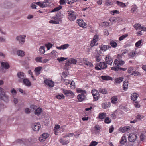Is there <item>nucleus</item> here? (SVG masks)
Masks as SVG:
<instances>
[{
  "label": "nucleus",
  "mask_w": 146,
  "mask_h": 146,
  "mask_svg": "<svg viewBox=\"0 0 146 146\" xmlns=\"http://www.w3.org/2000/svg\"><path fill=\"white\" fill-rule=\"evenodd\" d=\"M9 98V96L5 93L4 90L0 87V99L6 102H8Z\"/></svg>",
  "instance_id": "1"
},
{
  "label": "nucleus",
  "mask_w": 146,
  "mask_h": 146,
  "mask_svg": "<svg viewBox=\"0 0 146 146\" xmlns=\"http://www.w3.org/2000/svg\"><path fill=\"white\" fill-rule=\"evenodd\" d=\"M17 76L18 78V81L20 83H22V81L26 77L25 74L23 72L20 71L17 72Z\"/></svg>",
  "instance_id": "2"
},
{
  "label": "nucleus",
  "mask_w": 146,
  "mask_h": 146,
  "mask_svg": "<svg viewBox=\"0 0 146 146\" xmlns=\"http://www.w3.org/2000/svg\"><path fill=\"white\" fill-rule=\"evenodd\" d=\"M137 137L136 134L133 133H130L128 137V139L131 142H133L137 139Z\"/></svg>",
  "instance_id": "3"
},
{
  "label": "nucleus",
  "mask_w": 146,
  "mask_h": 146,
  "mask_svg": "<svg viewBox=\"0 0 146 146\" xmlns=\"http://www.w3.org/2000/svg\"><path fill=\"white\" fill-rule=\"evenodd\" d=\"M92 93L93 96L94 100H97L99 97V94L98 91L96 90L95 89H93L92 90Z\"/></svg>",
  "instance_id": "4"
},
{
  "label": "nucleus",
  "mask_w": 146,
  "mask_h": 146,
  "mask_svg": "<svg viewBox=\"0 0 146 146\" xmlns=\"http://www.w3.org/2000/svg\"><path fill=\"white\" fill-rule=\"evenodd\" d=\"M25 35H22L17 36L16 37V40L17 41H19V44H23L25 42Z\"/></svg>",
  "instance_id": "5"
},
{
  "label": "nucleus",
  "mask_w": 146,
  "mask_h": 146,
  "mask_svg": "<svg viewBox=\"0 0 146 146\" xmlns=\"http://www.w3.org/2000/svg\"><path fill=\"white\" fill-rule=\"evenodd\" d=\"M41 125L39 123H33L32 125V127L33 130L36 131H38Z\"/></svg>",
  "instance_id": "6"
},
{
  "label": "nucleus",
  "mask_w": 146,
  "mask_h": 146,
  "mask_svg": "<svg viewBox=\"0 0 146 146\" xmlns=\"http://www.w3.org/2000/svg\"><path fill=\"white\" fill-rule=\"evenodd\" d=\"M76 23H78L79 26L83 28H86L87 24L84 22L82 19H79L77 20Z\"/></svg>",
  "instance_id": "7"
},
{
  "label": "nucleus",
  "mask_w": 146,
  "mask_h": 146,
  "mask_svg": "<svg viewBox=\"0 0 146 146\" xmlns=\"http://www.w3.org/2000/svg\"><path fill=\"white\" fill-rule=\"evenodd\" d=\"M105 60L107 64L110 65H112L113 61L112 58L109 55L106 56Z\"/></svg>",
  "instance_id": "8"
},
{
  "label": "nucleus",
  "mask_w": 146,
  "mask_h": 146,
  "mask_svg": "<svg viewBox=\"0 0 146 146\" xmlns=\"http://www.w3.org/2000/svg\"><path fill=\"white\" fill-rule=\"evenodd\" d=\"M85 94H80L77 96V99L79 102H81L85 100L86 96Z\"/></svg>",
  "instance_id": "9"
},
{
  "label": "nucleus",
  "mask_w": 146,
  "mask_h": 146,
  "mask_svg": "<svg viewBox=\"0 0 146 146\" xmlns=\"http://www.w3.org/2000/svg\"><path fill=\"white\" fill-rule=\"evenodd\" d=\"M73 63V58L69 59L65 63V65L64 66L65 68L68 70L69 68V66Z\"/></svg>",
  "instance_id": "10"
},
{
  "label": "nucleus",
  "mask_w": 146,
  "mask_h": 146,
  "mask_svg": "<svg viewBox=\"0 0 146 146\" xmlns=\"http://www.w3.org/2000/svg\"><path fill=\"white\" fill-rule=\"evenodd\" d=\"M49 134L48 133H44L42 135V137L39 138V140L41 142L44 141L48 137Z\"/></svg>",
  "instance_id": "11"
},
{
  "label": "nucleus",
  "mask_w": 146,
  "mask_h": 146,
  "mask_svg": "<svg viewBox=\"0 0 146 146\" xmlns=\"http://www.w3.org/2000/svg\"><path fill=\"white\" fill-rule=\"evenodd\" d=\"M44 83L46 85H48L50 87H52L54 85V82L50 80H44Z\"/></svg>",
  "instance_id": "12"
},
{
  "label": "nucleus",
  "mask_w": 146,
  "mask_h": 146,
  "mask_svg": "<svg viewBox=\"0 0 146 146\" xmlns=\"http://www.w3.org/2000/svg\"><path fill=\"white\" fill-rule=\"evenodd\" d=\"M1 67L5 69H8L9 68L10 66L9 63L7 62H1Z\"/></svg>",
  "instance_id": "13"
},
{
  "label": "nucleus",
  "mask_w": 146,
  "mask_h": 146,
  "mask_svg": "<svg viewBox=\"0 0 146 146\" xmlns=\"http://www.w3.org/2000/svg\"><path fill=\"white\" fill-rule=\"evenodd\" d=\"M68 18L71 21H73V11L68 10L67 11Z\"/></svg>",
  "instance_id": "14"
},
{
  "label": "nucleus",
  "mask_w": 146,
  "mask_h": 146,
  "mask_svg": "<svg viewBox=\"0 0 146 146\" xmlns=\"http://www.w3.org/2000/svg\"><path fill=\"white\" fill-rule=\"evenodd\" d=\"M111 103L108 102H106L102 103V108L104 109H106L110 107Z\"/></svg>",
  "instance_id": "15"
},
{
  "label": "nucleus",
  "mask_w": 146,
  "mask_h": 146,
  "mask_svg": "<svg viewBox=\"0 0 146 146\" xmlns=\"http://www.w3.org/2000/svg\"><path fill=\"white\" fill-rule=\"evenodd\" d=\"M22 82L25 86H29L31 85V82L27 78H25L22 81Z\"/></svg>",
  "instance_id": "16"
},
{
  "label": "nucleus",
  "mask_w": 146,
  "mask_h": 146,
  "mask_svg": "<svg viewBox=\"0 0 146 146\" xmlns=\"http://www.w3.org/2000/svg\"><path fill=\"white\" fill-rule=\"evenodd\" d=\"M111 48V47L109 45H105L103 44L101 45L100 46V50L104 51L106 50Z\"/></svg>",
  "instance_id": "17"
},
{
  "label": "nucleus",
  "mask_w": 146,
  "mask_h": 146,
  "mask_svg": "<svg viewBox=\"0 0 146 146\" xmlns=\"http://www.w3.org/2000/svg\"><path fill=\"white\" fill-rule=\"evenodd\" d=\"M130 127L129 126H126L119 129L120 131L122 133H124L126 131L130 130Z\"/></svg>",
  "instance_id": "18"
},
{
  "label": "nucleus",
  "mask_w": 146,
  "mask_h": 146,
  "mask_svg": "<svg viewBox=\"0 0 146 146\" xmlns=\"http://www.w3.org/2000/svg\"><path fill=\"white\" fill-rule=\"evenodd\" d=\"M106 62H101L100 63L99 66L101 69H104L107 67V65Z\"/></svg>",
  "instance_id": "19"
},
{
  "label": "nucleus",
  "mask_w": 146,
  "mask_h": 146,
  "mask_svg": "<svg viewBox=\"0 0 146 146\" xmlns=\"http://www.w3.org/2000/svg\"><path fill=\"white\" fill-rule=\"evenodd\" d=\"M123 77H120L115 80V84H119L123 80Z\"/></svg>",
  "instance_id": "20"
},
{
  "label": "nucleus",
  "mask_w": 146,
  "mask_h": 146,
  "mask_svg": "<svg viewBox=\"0 0 146 146\" xmlns=\"http://www.w3.org/2000/svg\"><path fill=\"white\" fill-rule=\"evenodd\" d=\"M63 92L65 95L69 96L72 95L73 94V92L71 90H64Z\"/></svg>",
  "instance_id": "21"
},
{
  "label": "nucleus",
  "mask_w": 146,
  "mask_h": 146,
  "mask_svg": "<svg viewBox=\"0 0 146 146\" xmlns=\"http://www.w3.org/2000/svg\"><path fill=\"white\" fill-rule=\"evenodd\" d=\"M101 78L103 80H112V78L108 76H101Z\"/></svg>",
  "instance_id": "22"
},
{
  "label": "nucleus",
  "mask_w": 146,
  "mask_h": 146,
  "mask_svg": "<svg viewBox=\"0 0 146 146\" xmlns=\"http://www.w3.org/2000/svg\"><path fill=\"white\" fill-rule=\"evenodd\" d=\"M138 94L136 93H133L131 95V98L133 101L135 100L138 97Z\"/></svg>",
  "instance_id": "23"
},
{
  "label": "nucleus",
  "mask_w": 146,
  "mask_h": 146,
  "mask_svg": "<svg viewBox=\"0 0 146 146\" xmlns=\"http://www.w3.org/2000/svg\"><path fill=\"white\" fill-rule=\"evenodd\" d=\"M117 97L116 96H114L111 98V102L112 103L116 104L118 102Z\"/></svg>",
  "instance_id": "24"
},
{
  "label": "nucleus",
  "mask_w": 146,
  "mask_h": 146,
  "mask_svg": "<svg viewBox=\"0 0 146 146\" xmlns=\"http://www.w3.org/2000/svg\"><path fill=\"white\" fill-rule=\"evenodd\" d=\"M137 54V53L136 51H133L130 52L128 54V56L130 58H133L135 57Z\"/></svg>",
  "instance_id": "25"
},
{
  "label": "nucleus",
  "mask_w": 146,
  "mask_h": 146,
  "mask_svg": "<svg viewBox=\"0 0 146 146\" xmlns=\"http://www.w3.org/2000/svg\"><path fill=\"white\" fill-rule=\"evenodd\" d=\"M17 54L18 56H20L21 57H23L25 55L24 52L21 50H18L17 51Z\"/></svg>",
  "instance_id": "26"
},
{
  "label": "nucleus",
  "mask_w": 146,
  "mask_h": 146,
  "mask_svg": "<svg viewBox=\"0 0 146 146\" xmlns=\"http://www.w3.org/2000/svg\"><path fill=\"white\" fill-rule=\"evenodd\" d=\"M128 82L127 81H124L123 84V90L125 91L127 90L128 88Z\"/></svg>",
  "instance_id": "27"
},
{
  "label": "nucleus",
  "mask_w": 146,
  "mask_h": 146,
  "mask_svg": "<svg viewBox=\"0 0 146 146\" xmlns=\"http://www.w3.org/2000/svg\"><path fill=\"white\" fill-rule=\"evenodd\" d=\"M76 92L78 93H81V94H86V91L84 90H82L80 88H78L76 89Z\"/></svg>",
  "instance_id": "28"
},
{
  "label": "nucleus",
  "mask_w": 146,
  "mask_h": 146,
  "mask_svg": "<svg viewBox=\"0 0 146 146\" xmlns=\"http://www.w3.org/2000/svg\"><path fill=\"white\" fill-rule=\"evenodd\" d=\"M42 68V67H38L35 68V70L36 71V74L38 75L40 74V72Z\"/></svg>",
  "instance_id": "29"
},
{
  "label": "nucleus",
  "mask_w": 146,
  "mask_h": 146,
  "mask_svg": "<svg viewBox=\"0 0 146 146\" xmlns=\"http://www.w3.org/2000/svg\"><path fill=\"white\" fill-rule=\"evenodd\" d=\"M106 116V113L103 112L99 114V118L100 119H103Z\"/></svg>",
  "instance_id": "30"
},
{
  "label": "nucleus",
  "mask_w": 146,
  "mask_h": 146,
  "mask_svg": "<svg viewBox=\"0 0 146 146\" xmlns=\"http://www.w3.org/2000/svg\"><path fill=\"white\" fill-rule=\"evenodd\" d=\"M84 62L85 64L89 66L90 67H92L93 66V64L91 62H89L86 59H84Z\"/></svg>",
  "instance_id": "31"
},
{
  "label": "nucleus",
  "mask_w": 146,
  "mask_h": 146,
  "mask_svg": "<svg viewBox=\"0 0 146 146\" xmlns=\"http://www.w3.org/2000/svg\"><path fill=\"white\" fill-rule=\"evenodd\" d=\"M126 142V138L125 136H123L120 141V143L121 144H124Z\"/></svg>",
  "instance_id": "32"
},
{
  "label": "nucleus",
  "mask_w": 146,
  "mask_h": 146,
  "mask_svg": "<svg viewBox=\"0 0 146 146\" xmlns=\"http://www.w3.org/2000/svg\"><path fill=\"white\" fill-rule=\"evenodd\" d=\"M59 141L63 145L67 144L69 142V141L68 140L65 141L62 138L60 139Z\"/></svg>",
  "instance_id": "33"
},
{
  "label": "nucleus",
  "mask_w": 146,
  "mask_h": 146,
  "mask_svg": "<svg viewBox=\"0 0 146 146\" xmlns=\"http://www.w3.org/2000/svg\"><path fill=\"white\" fill-rule=\"evenodd\" d=\"M36 3L37 5L42 8H44L46 7L45 4L44 3V1L43 2V3H41L40 2H38Z\"/></svg>",
  "instance_id": "34"
},
{
  "label": "nucleus",
  "mask_w": 146,
  "mask_h": 146,
  "mask_svg": "<svg viewBox=\"0 0 146 146\" xmlns=\"http://www.w3.org/2000/svg\"><path fill=\"white\" fill-rule=\"evenodd\" d=\"M141 24L139 23H137L135 24L134 26L133 27L135 28V29L137 30V29H141Z\"/></svg>",
  "instance_id": "35"
},
{
  "label": "nucleus",
  "mask_w": 146,
  "mask_h": 146,
  "mask_svg": "<svg viewBox=\"0 0 146 146\" xmlns=\"http://www.w3.org/2000/svg\"><path fill=\"white\" fill-rule=\"evenodd\" d=\"M116 3L118 5L123 7H125L126 6L125 3L119 1H117L116 2Z\"/></svg>",
  "instance_id": "36"
},
{
  "label": "nucleus",
  "mask_w": 146,
  "mask_h": 146,
  "mask_svg": "<svg viewBox=\"0 0 146 146\" xmlns=\"http://www.w3.org/2000/svg\"><path fill=\"white\" fill-rule=\"evenodd\" d=\"M62 8V7L61 6H59L58 7L54 8V9H52L51 11V12H53L58 11Z\"/></svg>",
  "instance_id": "37"
},
{
  "label": "nucleus",
  "mask_w": 146,
  "mask_h": 146,
  "mask_svg": "<svg viewBox=\"0 0 146 146\" xmlns=\"http://www.w3.org/2000/svg\"><path fill=\"white\" fill-rule=\"evenodd\" d=\"M99 92L100 93L103 94H105L107 93V91L105 89L100 88L99 90Z\"/></svg>",
  "instance_id": "38"
},
{
  "label": "nucleus",
  "mask_w": 146,
  "mask_h": 146,
  "mask_svg": "<svg viewBox=\"0 0 146 146\" xmlns=\"http://www.w3.org/2000/svg\"><path fill=\"white\" fill-rule=\"evenodd\" d=\"M44 48H45L44 46H41L40 48L39 51L41 54H43L45 52Z\"/></svg>",
  "instance_id": "39"
},
{
  "label": "nucleus",
  "mask_w": 146,
  "mask_h": 146,
  "mask_svg": "<svg viewBox=\"0 0 146 146\" xmlns=\"http://www.w3.org/2000/svg\"><path fill=\"white\" fill-rule=\"evenodd\" d=\"M128 36V35L127 34H124L120 37L119 38V40L120 41H121L123 40L125 38L127 37Z\"/></svg>",
  "instance_id": "40"
},
{
  "label": "nucleus",
  "mask_w": 146,
  "mask_h": 146,
  "mask_svg": "<svg viewBox=\"0 0 146 146\" xmlns=\"http://www.w3.org/2000/svg\"><path fill=\"white\" fill-rule=\"evenodd\" d=\"M131 75H134V76H140L141 73L138 71H133L131 74Z\"/></svg>",
  "instance_id": "41"
},
{
  "label": "nucleus",
  "mask_w": 146,
  "mask_h": 146,
  "mask_svg": "<svg viewBox=\"0 0 146 146\" xmlns=\"http://www.w3.org/2000/svg\"><path fill=\"white\" fill-rule=\"evenodd\" d=\"M110 44L112 47L114 48H115L116 47L117 45V44L113 40L111 41L110 42Z\"/></svg>",
  "instance_id": "42"
},
{
  "label": "nucleus",
  "mask_w": 146,
  "mask_h": 146,
  "mask_svg": "<svg viewBox=\"0 0 146 146\" xmlns=\"http://www.w3.org/2000/svg\"><path fill=\"white\" fill-rule=\"evenodd\" d=\"M56 97L58 99H61L62 98L64 99L65 96L63 94H59L56 96Z\"/></svg>",
  "instance_id": "43"
},
{
  "label": "nucleus",
  "mask_w": 146,
  "mask_h": 146,
  "mask_svg": "<svg viewBox=\"0 0 146 146\" xmlns=\"http://www.w3.org/2000/svg\"><path fill=\"white\" fill-rule=\"evenodd\" d=\"M67 58H64V57H60L58 58H57V60H58L59 62L64 61L65 60L67 59Z\"/></svg>",
  "instance_id": "44"
},
{
  "label": "nucleus",
  "mask_w": 146,
  "mask_h": 146,
  "mask_svg": "<svg viewBox=\"0 0 146 146\" xmlns=\"http://www.w3.org/2000/svg\"><path fill=\"white\" fill-rule=\"evenodd\" d=\"M104 122L106 123H109L111 122V120L108 117H107L105 119Z\"/></svg>",
  "instance_id": "45"
},
{
  "label": "nucleus",
  "mask_w": 146,
  "mask_h": 146,
  "mask_svg": "<svg viewBox=\"0 0 146 146\" xmlns=\"http://www.w3.org/2000/svg\"><path fill=\"white\" fill-rule=\"evenodd\" d=\"M44 3L45 4L46 6H49L51 5V3L49 2L48 0H45L44 1Z\"/></svg>",
  "instance_id": "46"
},
{
  "label": "nucleus",
  "mask_w": 146,
  "mask_h": 146,
  "mask_svg": "<svg viewBox=\"0 0 146 146\" xmlns=\"http://www.w3.org/2000/svg\"><path fill=\"white\" fill-rule=\"evenodd\" d=\"M41 109H40L38 108H37L35 111V114L36 115H39L41 113Z\"/></svg>",
  "instance_id": "47"
},
{
  "label": "nucleus",
  "mask_w": 146,
  "mask_h": 146,
  "mask_svg": "<svg viewBox=\"0 0 146 146\" xmlns=\"http://www.w3.org/2000/svg\"><path fill=\"white\" fill-rule=\"evenodd\" d=\"M105 4L108 6L112 5L111 2L110 0H106Z\"/></svg>",
  "instance_id": "48"
},
{
  "label": "nucleus",
  "mask_w": 146,
  "mask_h": 146,
  "mask_svg": "<svg viewBox=\"0 0 146 146\" xmlns=\"http://www.w3.org/2000/svg\"><path fill=\"white\" fill-rule=\"evenodd\" d=\"M142 43V40H139V41L136 42L135 44V46L138 47L140 46Z\"/></svg>",
  "instance_id": "49"
},
{
  "label": "nucleus",
  "mask_w": 146,
  "mask_h": 146,
  "mask_svg": "<svg viewBox=\"0 0 146 146\" xmlns=\"http://www.w3.org/2000/svg\"><path fill=\"white\" fill-rule=\"evenodd\" d=\"M60 128V125H55V127L54 128V132L58 131V130Z\"/></svg>",
  "instance_id": "50"
},
{
  "label": "nucleus",
  "mask_w": 146,
  "mask_h": 146,
  "mask_svg": "<svg viewBox=\"0 0 146 146\" xmlns=\"http://www.w3.org/2000/svg\"><path fill=\"white\" fill-rule=\"evenodd\" d=\"M98 143V142L92 141L91 143L89 146H95L97 145Z\"/></svg>",
  "instance_id": "51"
},
{
  "label": "nucleus",
  "mask_w": 146,
  "mask_h": 146,
  "mask_svg": "<svg viewBox=\"0 0 146 146\" xmlns=\"http://www.w3.org/2000/svg\"><path fill=\"white\" fill-rule=\"evenodd\" d=\"M73 134L72 133H68L63 136L64 138L67 137H71L72 136Z\"/></svg>",
  "instance_id": "52"
},
{
  "label": "nucleus",
  "mask_w": 146,
  "mask_h": 146,
  "mask_svg": "<svg viewBox=\"0 0 146 146\" xmlns=\"http://www.w3.org/2000/svg\"><path fill=\"white\" fill-rule=\"evenodd\" d=\"M42 57H36L35 58V61L36 62H42Z\"/></svg>",
  "instance_id": "53"
},
{
  "label": "nucleus",
  "mask_w": 146,
  "mask_h": 146,
  "mask_svg": "<svg viewBox=\"0 0 146 146\" xmlns=\"http://www.w3.org/2000/svg\"><path fill=\"white\" fill-rule=\"evenodd\" d=\"M119 11L117 10H114L113 11H111L110 12V13H111L113 15H114L115 13H119Z\"/></svg>",
  "instance_id": "54"
},
{
  "label": "nucleus",
  "mask_w": 146,
  "mask_h": 146,
  "mask_svg": "<svg viewBox=\"0 0 146 146\" xmlns=\"http://www.w3.org/2000/svg\"><path fill=\"white\" fill-rule=\"evenodd\" d=\"M61 46L62 49L64 50L68 48L69 46V45L67 44H65L64 45H62Z\"/></svg>",
  "instance_id": "55"
},
{
  "label": "nucleus",
  "mask_w": 146,
  "mask_h": 146,
  "mask_svg": "<svg viewBox=\"0 0 146 146\" xmlns=\"http://www.w3.org/2000/svg\"><path fill=\"white\" fill-rule=\"evenodd\" d=\"M133 67H129L128 70H127V72L129 74H130V73H132V71H133Z\"/></svg>",
  "instance_id": "56"
},
{
  "label": "nucleus",
  "mask_w": 146,
  "mask_h": 146,
  "mask_svg": "<svg viewBox=\"0 0 146 146\" xmlns=\"http://www.w3.org/2000/svg\"><path fill=\"white\" fill-rule=\"evenodd\" d=\"M94 129L96 130H100L101 129V127L99 125H96L94 127Z\"/></svg>",
  "instance_id": "57"
},
{
  "label": "nucleus",
  "mask_w": 146,
  "mask_h": 146,
  "mask_svg": "<svg viewBox=\"0 0 146 146\" xmlns=\"http://www.w3.org/2000/svg\"><path fill=\"white\" fill-rule=\"evenodd\" d=\"M111 69L113 70H114L116 71L119 70V66L113 67L111 68Z\"/></svg>",
  "instance_id": "58"
},
{
  "label": "nucleus",
  "mask_w": 146,
  "mask_h": 146,
  "mask_svg": "<svg viewBox=\"0 0 146 146\" xmlns=\"http://www.w3.org/2000/svg\"><path fill=\"white\" fill-rule=\"evenodd\" d=\"M46 46L48 50L51 48L52 46V44H51L49 43L46 45Z\"/></svg>",
  "instance_id": "59"
},
{
  "label": "nucleus",
  "mask_w": 146,
  "mask_h": 146,
  "mask_svg": "<svg viewBox=\"0 0 146 146\" xmlns=\"http://www.w3.org/2000/svg\"><path fill=\"white\" fill-rule=\"evenodd\" d=\"M100 55H98L95 56L96 60L97 62H100L101 60L100 58H99Z\"/></svg>",
  "instance_id": "60"
},
{
  "label": "nucleus",
  "mask_w": 146,
  "mask_h": 146,
  "mask_svg": "<svg viewBox=\"0 0 146 146\" xmlns=\"http://www.w3.org/2000/svg\"><path fill=\"white\" fill-rule=\"evenodd\" d=\"M49 23H51L52 24H57L59 23V22L55 20H51L49 21Z\"/></svg>",
  "instance_id": "61"
},
{
  "label": "nucleus",
  "mask_w": 146,
  "mask_h": 146,
  "mask_svg": "<svg viewBox=\"0 0 146 146\" xmlns=\"http://www.w3.org/2000/svg\"><path fill=\"white\" fill-rule=\"evenodd\" d=\"M120 62V60H118L117 59H115L114 61V63L116 66H119Z\"/></svg>",
  "instance_id": "62"
},
{
  "label": "nucleus",
  "mask_w": 146,
  "mask_h": 146,
  "mask_svg": "<svg viewBox=\"0 0 146 146\" xmlns=\"http://www.w3.org/2000/svg\"><path fill=\"white\" fill-rule=\"evenodd\" d=\"M66 2L68 4H72L73 3V0H65Z\"/></svg>",
  "instance_id": "63"
},
{
  "label": "nucleus",
  "mask_w": 146,
  "mask_h": 146,
  "mask_svg": "<svg viewBox=\"0 0 146 146\" xmlns=\"http://www.w3.org/2000/svg\"><path fill=\"white\" fill-rule=\"evenodd\" d=\"M5 108L4 104L2 103H0V111L2 109H3Z\"/></svg>",
  "instance_id": "64"
}]
</instances>
